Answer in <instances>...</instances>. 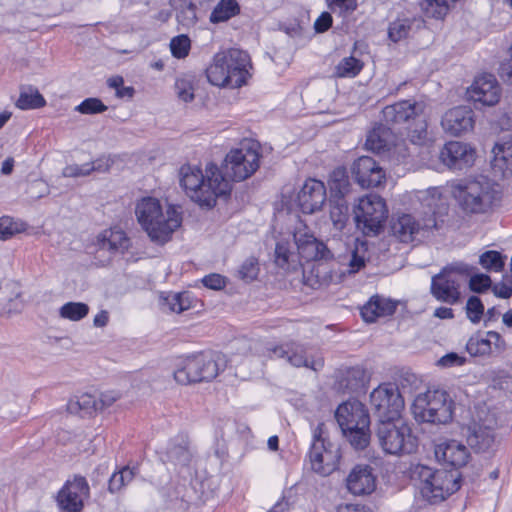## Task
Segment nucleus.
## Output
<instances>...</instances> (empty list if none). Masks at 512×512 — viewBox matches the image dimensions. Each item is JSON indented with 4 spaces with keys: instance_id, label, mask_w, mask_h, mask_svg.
<instances>
[{
    "instance_id": "f257e3e1",
    "label": "nucleus",
    "mask_w": 512,
    "mask_h": 512,
    "mask_svg": "<svg viewBox=\"0 0 512 512\" xmlns=\"http://www.w3.org/2000/svg\"><path fill=\"white\" fill-rule=\"evenodd\" d=\"M180 185L186 194L200 206L212 208L218 198H226L230 195L232 186L220 169L209 164L205 174L198 168L184 165L179 171Z\"/></svg>"
},
{
    "instance_id": "f03ea898",
    "label": "nucleus",
    "mask_w": 512,
    "mask_h": 512,
    "mask_svg": "<svg viewBox=\"0 0 512 512\" xmlns=\"http://www.w3.org/2000/svg\"><path fill=\"white\" fill-rule=\"evenodd\" d=\"M135 214L150 239L159 243L167 242L182 222L180 213L174 207L167 206L164 210L160 201L153 197L141 199L136 205Z\"/></svg>"
},
{
    "instance_id": "7ed1b4c3",
    "label": "nucleus",
    "mask_w": 512,
    "mask_h": 512,
    "mask_svg": "<svg viewBox=\"0 0 512 512\" xmlns=\"http://www.w3.org/2000/svg\"><path fill=\"white\" fill-rule=\"evenodd\" d=\"M459 207L466 214H486L501 201L499 185L486 177L463 181L453 188Z\"/></svg>"
},
{
    "instance_id": "20e7f679",
    "label": "nucleus",
    "mask_w": 512,
    "mask_h": 512,
    "mask_svg": "<svg viewBox=\"0 0 512 512\" xmlns=\"http://www.w3.org/2000/svg\"><path fill=\"white\" fill-rule=\"evenodd\" d=\"M252 68L247 52L230 49L217 53L206 69L208 81L218 87L239 88L246 84Z\"/></svg>"
},
{
    "instance_id": "39448f33",
    "label": "nucleus",
    "mask_w": 512,
    "mask_h": 512,
    "mask_svg": "<svg viewBox=\"0 0 512 512\" xmlns=\"http://www.w3.org/2000/svg\"><path fill=\"white\" fill-rule=\"evenodd\" d=\"M411 478L421 496L430 504L444 501L459 490V475L446 470H434L418 464L412 468Z\"/></svg>"
},
{
    "instance_id": "423d86ee",
    "label": "nucleus",
    "mask_w": 512,
    "mask_h": 512,
    "mask_svg": "<svg viewBox=\"0 0 512 512\" xmlns=\"http://www.w3.org/2000/svg\"><path fill=\"white\" fill-rule=\"evenodd\" d=\"M412 412L417 421L447 424L453 418L454 402L446 391L428 390L416 396Z\"/></svg>"
},
{
    "instance_id": "0eeeda50",
    "label": "nucleus",
    "mask_w": 512,
    "mask_h": 512,
    "mask_svg": "<svg viewBox=\"0 0 512 512\" xmlns=\"http://www.w3.org/2000/svg\"><path fill=\"white\" fill-rule=\"evenodd\" d=\"M474 267L463 262L445 266L432 277L431 294L439 301L456 304L460 301V282L473 273Z\"/></svg>"
},
{
    "instance_id": "6e6552de",
    "label": "nucleus",
    "mask_w": 512,
    "mask_h": 512,
    "mask_svg": "<svg viewBox=\"0 0 512 512\" xmlns=\"http://www.w3.org/2000/svg\"><path fill=\"white\" fill-rule=\"evenodd\" d=\"M260 153L258 144L242 143L239 148L232 149L225 157L220 172L230 181H243L252 176L259 168Z\"/></svg>"
},
{
    "instance_id": "1a4fd4ad",
    "label": "nucleus",
    "mask_w": 512,
    "mask_h": 512,
    "mask_svg": "<svg viewBox=\"0 0 512 512\" xmlns=\"http://www.w3.org/2000/svg\"><path fill=\"white\" fill-rule=\"evenodd\" d=\"M357 227L367 236L378 235L388 217L385 200L377 194L361 197L354 209Z\"/></svg>"
},
{
    "instance_id": "9d476101",
    "label": "nucleus",
    "mask_w": 512,
    "mask_h": 512,
    "mask_svg": "<svg viewBox=\"0 0 512 512\" xmlns=\"http://www.w3.org/2000/svg\"><path fill=\"white\" fill-rule=\"evenodd\" d=\"M426 194L429 197L424 198L423 201L432 209L433 215L424 219L422 223L417 221L410 214H402L392 220L391 232L400 242L409 243L415 240L416 235L422 230H431L437 228V221L434 217L436 213L437 201H441V195L437 188L429 189Z\"/></svg>"
},
{
    "instance_id": "9b49d317",
    "label": "nucleus",
    "mask_w": 512,
    "mask_h": 512,
    "mask_svg": "<svg viewBox=\"0 0 512 512\" xmlns=\"http://www.w3.org/2000/svg\"><path fill=\"white\" fill-rule=\"evenodd\" d=\"M397 422L399 420L377 423L375 433L378 443L387 454L412 453L416 444L411 429L405 424L398 425Z\"/></svg>"
},
{
    "instance_id": "f8f14e48",
    "label": "nucleus",
    "mask_w": 512,
    "mask_h": 512,
    "mask_svg": "<svg viewBox=\"0 0 512 512\" xmlns=\"http://www.w3.org/2000/svg\"><path fill=\"white\" fill-rule=\"evenodd\" d=\"M219 373V366L210 352L187 356L182 366L174 372V379L182 385L210 381Z\"/></svg>"
},
{
    "instance_id": "ddd939ff",
    "label": "nucleus",
    "mask_w": 512,
    "mask_h": 512,
    "mask_svg": "<svg viewBox=\"0 0 512 512\" xmlns=\"http://www.w3.org/2000/svg\"><path fill=\"white\" fill-rule=\"evenodd\" d=\"M370 402L378 423L399 420L404 408V399L398 387L380 385L370 395Z\"/></svg>"
},
{
    "instance_id": "4468645a",
    "label": "nucleus",
    "mask_w": 512,
    "mask_h": 512,
    "mask_svg": "<svg viewBox=\"0 0 512 512\" xmlns=\"http://www.w3.org/2000/svg\"><path fill=\"white\" fill-rule=\"evenodd\" d=\"M497 421L494 415L480 411L467 426L466 439L475 452H486L495 445V428Z\"/></svg>"
},
{
    "instance_id": "2eb2a0df",
    "label": "nucleus",
    "mask_w": 512,
    "mask_h": 512,
    "mask_svg": "<svg viewBox=\"0 0 512 512\" xmlns=\"http://www.w3.org/2000/svg\"><path fill=\"white\" fill-rule=\"evenodd\" d=\"M309 458L312 470L321 476L330 475L338 466L340 459L339 447L322 437L321 426H318L315 432Z\"/></svg>"
},
{
    "instance_id": "dca6fc26",
    "label": "nucleus",
    "mask_w": 512,
    "mask_h": 512,
    "mask_svg": "<svg viewBox=\"0 0 512 512\" xmlns=\"http://www.w3.org/2000/svg\"><path fill=\"white\" fill-rule=\"evenodd\" d=\"M90 497V487L82 476H74L59 490L56 501L63 512H81L85 501Z\"/></svg>"
},
{
    "instance_id": "f3484780",
    "label": "nucleus",
    "mask_w": 512,
    "mask_h": 512,
    "mask_svg": "<svg viewBox=\"0 0 512 512\" xmlns=\"http://www.w3.org/2000/svg\"><path fill=\"white\" fill-rule=\"evenodd\" d=\"M466 98L482 106H494L501 98V87L494 75L483 73L475 77L466 89Z\"/></svg>"
},
{
    "instance_id": "a211bd4d",
    "label": "nucleus",
    "mask_w": 512,
    "mask_h": 512,
    "mask_svg": "<svg viewBox=\"0 0 512 512\" xmlns=\"http://www.w3.org/2000/svg\"><path fill=\"white\" fill-rule=\"evenodd\" d=\"M335 418L343 433L357 427H369L370 417L363 403L358 400H348L339 405Z\"/></svg>"
},
{
    "instance_id": "6ab92c4d",
    "label": "nucleus",
    "mask_w": 512,
    "mask_h": 512,
    "mask_svg": "<svg viewBox=\"0 0 512 512\" xmlns=\"http://www.w3.org/2000/svg\"><path fill=\"white\" fill-rule=\"evenodd\" d=\"M298 206L306 214H313L322 209L326 202V188L316 179L307 180L297 195Z\"/></svg>"
},
{
    "instance_id": "aec40b11",
    "label": "nucleus",
    "mask_w": 512,
    "mask_h": 512,
    "mask_svg": "<svg viewBox=\"0 0 512 512\" xmlns=\"http://www.w3.org/2000/svg\"><path fill=\"white\" fill-rule=\"evenodd\" d=\"M294 242L297 246L299 258L307 262L333 258V254L327 245L311 234L297 231L294 234Z\"/></svg>"
},
{
    "instance_id": "412c9836",
    "label": "nucleus",
    "mask_w": 512,
    "mask_h": 512,
    "mask_svg": "<svg viewBox=\"0 0 512 512\" xmlns=\"http://www.w3.org/2000/svg\"><path fill=\"white\" fill-rule=\"evenodd\" d=\"M441 126L446 133L460 136L473 129L474 112L466 106L452 108L443 115Z\"/></svg>"
},
{
    "instance_id": "4be33fe9",
    "label": "nucleus",
    "mask_w": 512,
    "mask_h": 512,
    "mask_svg": "<svg viewBox=\"0 0 512 512\" xmlns=\"http://www.w3.org/2000/svg\"><path fill=\"white\" fill-rule=\"evenodd\" d=\"M439 158L449 168L462 169L474 163L475 151L466 143L450 141L441 149Z\"/></svg>"
},
{
    "instance_id": "5701e85b",
    "label": "nucleus",
    "mask_w": 512,
    "mask_h": 512,
    "mask_svg": "<svg viewBox=\"0 0 512 512\" xmlns=\"http://www.w3.org/2000/svg\"><path fill=\"white\" fill-rule=\"evenodd\" d=\"M357 183L363 188L379 186L385 179V173L378 163L371 157L358 158L352 168Z\"/></svg>"
},
{
    "instance_id": "b1692460",
    "label": "nucleus",
    "mask_w": 512,
    "mask_h": 512,
    "mask_svg": "<svg viewBox=\"0 0 512 512\" xmlns=\"http://www.w3.org/2000/svg\"><path fill=\"white\" fill-rule=\"evenodd\" d=\"M347 490L356 496L371 494L376 488V477L369 465H356L346 477Z\"/></svg>"
},
{
    "instance_id": "393cba45",
    "label": "nucleus",
    "mask_w": 512,
    "mask_h": 512,
    "mask_svg": "<svg viewBox=\"0 0 512 512\" xmlns=\"http://www.w3.org/2000/svg\"><path fill=\"white\" fill-rule=\"evenodd\" d=\"M272 352L278 358H287V361L294 367H306L313 371H319L324 366L323 358L309 359L305 355L304 349L294 342L276 346Z\"/></svg>"
},
{
    "instance_id": "a878e982",
    "label": "nucleus",
    "mask_w": 512,
    "mask_h": 512,
    "mask_svg": "<svg viewBox=\"0 0 512 512\" xmlns=\"http://www.w3.org/2000/svg\"><path fill=\"white\" fill-rule=\"evenodd\" d=\"M420 114H423V106L410 100H403L388 105L382 110L384 121L391 125L410 123L420 118Z\"/></svg>"
},
{
    "instance_id": "bb28decb",
    "label": "nucleus",
    "mask_w": 512,
    "mask_h": 512,
    "mask_svg": "<svg viewBox=\"0 0 512 512\" xmlns=\"http://www.w3.org/2000/svg\"><path fill=\"white\" fill-rule=\"evenodd\" d=\"M437 459L454 467L460 468L468 463L470 453L468 448L457 440H445L435 447Z\"/></svg>"
},
{
    "instance_id": "cd10ccee",
    "label": "nucleus",
    "mask_w": 512,
    "mask_h": 512,
    "mask_svg": "<svg viewBox=\"0 0 512 512\" xmlns=\"http://www.w3.org/2000/svg\"><path fill=\"white\" fill-rule=\"evenodd\" d=\"M130 246V240L122 230L110 229L104 231L99 237L98 253L110 251L112 253H124Z\"/></svg>"
},
{
    "instance_id": "c85d7f7f",
    "label": "nucleus",
    "mask_w": 512,
    "mask_h": 512,
    "mask_svg": "<svg viewBox=\"0 0 512 512\" xmlns=\"http://www.w3.org/2000/svg\"><path fill=\"white\" fill-rule=\"evenodd\" d=\"M175 9L177 29L179 31L193 28L197 21V6L192 0H172Z\"/></svg>"
},
{
    "instance_id": "c756f323",
    "label": "nucleus",
    "mask_w": 512,
    "mask_h": 512,
    "mask_svg": "<svg viewBox=\"0 0 512 512\" xmlns=\"http://www.w3.org/2000/svg\"><path fill=\"white\" fill-rule=\"evenodd\" d=\"M303 281L312 289H321L331 283L332 273L326 264L313 263L303 270Z\"/></svg>"
},
{
    "instance_id": "7c9ffc66",
    "label": "nucleus",
    "mask_w": 512,
    "mask_h": 512,
    "mask_svg": "<svg viewBox=\"0 0 512 512\" xmlns=\"http://www.w3.org/2000/svg\"><path fill=\"white\" fill-rule=\"evenodd\" d=\"M492 168L503 177L512 176V145L510 143H496L492 149Z\"/></svg>"
},
{
    "instance_id": "2f4dec72",
    "label": "nucleus",
    "mask_w": 512,
    "mask_h": 512,
    "mask_svg": "<svg viewBox=\"0 0 512 512\" xmlns=\"http://www.w3.org/2000/svg\"><path fill=\"white\" fill-rule=\"evenodd\" d=\"M394 310L395 306L392 302L385 298L374 296L362 307L361 315L365 322L373 323L379 317L391 315Z\"/></svg>"
},
{
    "instance_id": "473e14b6",
    "label": "nucleus",
    "mask_w": 512,
    "mask_h": 512,
    "mask_svg": "<svg viewBox=\"0 0 512 512\" xmlns=\"http://www.w3.org/2000/svg\"><path fill=\"white\" fill-rule=\"evenodd\" d=\"M291 248V244L286 241H279L275 247L274 262L285 271L295 270L300 265L298 253L295 254Z\"/></svg>"
},
{
    "instance_id": "72a5a7b5",
    "label": "nucleus",
    "mask_w": 512,
    "mask_h": 512,
    "mask_svg": "<svg viewBox=\"0 0 512 512\" xmlns=\"http://www.w3.org/2000/svg\"><path fill=\"white\" fill-rule=\"evenodd\" d=\"M421 24L422 21L416 18H397L389 24L388 37L391 41L397 43L406 39L413 31L414 27L420 28Z\"/></svg>"
},
{
    "instance_id": "f704fd0d",
    "label": "nucleus",
    "mask_w": 512,
    "mask_h": 512,
    "mask_svg": "<svg viewBox=\"0 0 512 512\" xmlns=\"http://www.w3.org/2000/svg\"><path fill=\"white\" fill-rule=\"evenodd\" d=\"M392 135L388 128L378 127L369 132L365 146L367 149L381 153L392 146Z\"/></svg>"
},
{
    "instance_id": "c9c22d12",
    "label": "nucleus",
    "mask_w": 512,
    "mask_h": 512,
    "mask_svg": "<svg viewBox=\"0 0 512 512\" xmlns=\"http://www.w3.org/2000/svg\"><path fill=\"white\" fill-rule=\"evenodd\" d=\"M67 410L72 414L90 415L98 411L97 397L89 393L74 396L69 400Z\"/></svg>"
},
{
    "instance_id": "e433bc0d",
    "label": "nucleus",
    "mask_w": 512,
    "mask_h": 512,
    "mask_svg": "<svg viewBox=\"0 0 512 512\" xmlns=\"http://www.w3.org/2000/svg\"><path fill=\"white\" fill-rule=\"evenodd\" d=\"M330 218L337 230H342L349 219V208L342 196H335L330 200Z\"/></svg>"
},
{
    "instance_id": "4c0bfd02",
    "label": "nucleus",
    "mask_w": 512,
    "mask_h": 512,
    "mask_svg": "<svg viewBox=\"0 0 512 512\" xmlns=\"http://www.w3.org/2000/svg\"><path fill=\"white\" fill-rule=\"evenodd\" d=\"M46 105L44 97L38 89L28 86L22 88L16 106L22 110L37 109Z\"/></svg>"
},
{
    "instance_id": "58836bf2",
    "label": "nucleus",
    "mask_w": 512,
    "mask_h": 512,
    "mask_svg": "<svg viewBox=\"0 0 512 512\" xmlns=\"http://www.w3.org/2000/svg\"><path fill=\"white\" fill-rule=\"evenodd\" d=\"M363 62L353 56L343 58L335 67L334 75L338 78H353L363 69Z\"/></svg>"
},
{
    "instance_id": "ea45409f",
    "label": "nucleus",
    "mask_w": 512,
    "mask_h": 512,
    "mask_svg": "<svg viewBox=\"0 0 512 512\" xmlns=\"http://www.w3.org/2000/svg\"><path fill=\"white\" fill-rule=\"evenodd\" d=\"M239 13V5L235 0H221L210 15L213 23H219L230 19Z\"/></svg>"
},
{
    "instance_id": "a19ab883",
    "label": "nucleus",
    "mask_w": 512,
    "mask_h": 512,
    "mask_svg": "<svg viewBox=\"0 0 512 512\" xmlns=\"http://www.w3.org/2000/svg\"><path fill=\"white\" fill-rule=\"evenodd\" d=\"M368 259V247L365 242L357 241L354 248L351 250L350 259L348 262V272L350 274L358 272L365 267Z\"/></svg>"
},
{
    "instance_id": "79ce46f5",
    "label": "nucleus",
    "mask_w": 512,
    "mask_h": 512,
    "mask_svg": "<svg viewBox=\"0 0 512 512\" xmlns=\"http://www.w3.org/2000/svg\"><path fill=\"white\" fill-rule=\"evenodd\" d=\"M368 380L367 373L362 367H352L346 371L343 379L344 387L349 391H357L365 386Z\"/></svg>"
},
{
    "instance_id": "37998d69",
    "label": "nucleus",
    "mask_w": 512,
    "mask_h": 512,
    "mask_svg": "<svg viewBox=\"0 0 512 512\" xmlns=\"http://www.w3.org/2000/svg\"><path fill=\"white\" fill-rule=\"evenodd\" d=\"M88 312V305L82 302H68L59 309L60 317L70 321H79L86 317Z\"/></svg>"
},
{
    "instance_id": "c03bdc74",
    "label": "nucleus",
    "mask_w": 512,
    "mask_h": 512,
    "mask_svg": "<svg viewBox=\"0 0 512 512\" xmlns=\"http://www.w3.org/2000/svg\"><path fill=\"white\" fill-rule=\"evenodd\" d=\"M450 0H424L421 4L423 11L428 17L442 19L451 8Z\"/></svg>"
},
{
    "instance_id": "a18cd8bd",
    "label": "nucleus",
    "mask_w": 512,
    "mask_h": 512,
    "mask_svg": "<svg viewBox=\"0 0 512 512\" xmlns=\"http://www.w3.org/2000/svg\"><path fill=\"white\" fill-rule=\"evenodd\" d=\"M450 0H424L421 4L423 11L428 17L442 19L451 8Z\"/></svg>"
},
{
    "instance_id": "49530a36",
    "label": "nucleus",
    "mask_w": 512,
    "mask_h": 512,
    "mask_svg": "<svg viewBox=\"0 0 512 512\" xmlns=\"http://www.w3.org/2000/svg\"><path fill=\"white\" fill-rule=\"evenodd\" d=\"M350 444L357 450L365 449L370 442L369 427H357L343 433Z\"/></svg>"
},
{
    "instance_id": "de8ad7c7",
    "label": "nucleus",
    "mask_w": 512,
    "mask_h": 512,
    "mask_svg": "<svg viewBox=\"0 0 512 512\" xmlns=\"http://www.w3.org/2000/svg\"><path fill=\"white\" fill-rule=\"evenodd\" d=\"M135 476V473L129 467H124L118 472H115L109 479L108 490L111 493L119 492L124 486L130 483Z\"/></svg>"
},
{
    "instance_id": "09e8293b",
    "label": "nucleus",
    "mask_w": 512,
    "mask_h": 512,
    "mask_svg": "<svg viewBox=\"0 0 512 512\" xmlns=\"http://www.w3.org/2000/svg\"><path fill=\"white\" fill-rule=\"evenodd\" d=\"M168 460L176 465L185 466L191 460V453L186 444L171 445L167 449Z\"/></svg>"
},
{
    "instance_id": "8fccbe9b",
    "label": "nucleus",
    "mask_w": 512,
    "mask_h": 512,
    "mask_svg": "<svg viewBox=\"0 0 512 512\" xmlns=\"http://www.w3.org/2000/svg\"><path fill=\"white\" fill-rule=\"evenodd\" d=\"M466 349L472 356L489 355L492 353L491 340L479 336L471 337L466 344Z\"/></svg>"
},
{
    "instance_id": "3c124183",
    "label": "nucleus",
    "mask_w": 512,
    "mask_h": 512,
    "mask_svg": "<svg viewBox=\"0 0 512 512\" xmlns=\"http://www.w3.org/2000/svg\"><path fill=\"white\" fill-rule=\"evenodd\" d=\"M480 264L486 270L499 272L504 267V258L498 251L490 250L484 252L479 259Z\"/></svg>"
},
{
    "instance_id": "603ef678",
    "label": "nucleus",
    "mask_w": 512,
    "mask_h": 512,
    "mask_svg": "<svg viewBox=\"0 0 512 512\" xmlns=\"http://www.w3.org/2000/svg\"><path fill=\"white\" fill-rule=\"evenodd\" d=\"M259 263L255 257L247 258L238 270L239 277L249 283L255 280L259 274Z\"/></svg>"
},
{
    "instance_id": "864d4df0",
    "label": "nucleus",
    "mask_w": 512,
    "mask_h": 512,
    "mask_svg": "<svg viewBox=\"0 0 512 512\" xmlns=\"http://www.w3.org/2000/svg\"><path fill=\"white\" fill-rule=\"evenodd\" d=\"M175 92L177 97L183 102L194 100V86L192 80L188 78H178L175 82Z\"/></svg>"
},
{
    "instance_id": "5fc2aeb1",
    "label": "nucleus",
    "mask_w": 512,
    "mask_h": 512,
    "mask_svg": "<svg viewBox=\"0 0 512 512\" xmlns=\"http://www.w3.org/2000/svg\"><path fill=\"white\" fill-rule=\"evenodd\" d=\"M191 47V41L187 35L181 34L172 38L170 49L172 55L176 58H184L188 55Z\"/></svg>"
},
{
    "instance_id": "6e6d98bb",
    "label": "nucleus",
    "mask_w": 512,
    "mask_h": 512,
    "mask_svg": "<svg viewBox=\"0 0 512 512\" xmlns=\"http://www.w3.org/2000/svg\"><path fill=\"white\" fill-rule=\"evenodd\" d=\"M331 189L339 196L344 195L349 190V180L343 169H336L331 176Z\"/></svg>"
},
{
    "instance_id": "4d7b16f0",
    "label": "nucleus",
    "mask_w": 512,
    "mask_h": 512,
    "mask_svg": "<svg viewBox=\"0 0 512 512\" xmlns=\"http://www.w3.org/2000/svg\"><path fill=\"white\" fill-rule=\"evenodd\" d=\"M465 309L467 317L472 323L476 324L481 320L484 313V305L480 298L471 296L466 303Z\"/></svg>"
},
{
    "instance_id": "13d9d810",
    "label": "nucleus",
    "mask_w": 512,
    "mask_h": 512,
    "mask_svg": "<svg viewBox=\"0 0 512 512\" xmlns=\"http://www.w3.org/2000/svg\"><path fill=\"white\" fill-rule=\"evenodd\" d=\"M166 300L170 310L176 313H181L191 307L190 297L186 292L173 294Z\"/></svg>"
},
{
    "instance_id": "bf43d9fd",
    "label": "nucleus",
    "mask_w": 512,
    "mask_h": 512,
    "mask_svg": "<svg viewBox=\"0 0 512 512\" xmlns=\"http://www.w3.org/2000/svg\"><path fill=\"white\" fill-rule=\"evenodd\" d=\"M414 121L417 123L415 128H412L410 123L409 126L407 127L408 136L410 137L413 143L421 144L425 140L427 135V125L423 114H420V118H417Z\"/></svg>"
},
{
    "instance_id": "052dcab7",
    "label": "nucleus",
    "mask_w": 512,
    "mask_h": 512,
    "mask_svg": "<svg viewBox=\"0 0 512 512\" xmlns=\"http://www.w3.org/2000/svg\"><path fill=\"white\" fill-rule=\"evenodd\" d=\"M107 109V106L98 98H87L76 107V111L82 114H97Z\"/></svg>"
},
{
    "instance_id": "680f3d73",
    "label": "nucleus",
    "mask_w": 512,
    "mask_h": 512,
    "mask_svg": "<svg viewBox=\"0 0 512 512\" xmlns=\"http://www.w3.org/2000/svg\"><path fill=\"white\" fill-rule=\"evenodd\" d=\"M50 192L49 185L41 179L32 181L29 183L26 193L29 195L31 199H40Z\"/></svg>"
},
{
    "instance_id": "e2e57ef3",
    "label": "nucleus",
    "mask_w": 512,
    "mask_h": 512,
    "mask_svg": "<svg viewBox=\"0 0 512 512\" xmlns=\"http://www.w3.org/2000/svg\"><path fill=\"white\" fill-rule=\"evenodd\" d=\"M491 278L486 274L470 275L469 287L476 293H482L491 287Z\"/></svg>"
},
{
    "instance_id": "0e129e2a",
    "label": "nucleus",
    "mask_w": 512,
    "mask_h": 512,
    "mask_svg": "<svg viewBox=\"0 0 512 512\" xmlns=\"http://www.w3.org/2000/svg\"><path fill=\"white\" fill-rule=\"evenodd\" d=\"M62 175L64 177H73V178L88 176V175H90L89 164L86 163L83 165H78V164L67 165L62 171Z\"/></svg>"
},
{
    "instance_id": "69168bd1",
    "label": "nucleus",
    "mask_w": 512,
    "mask_h": 512,
    "mask_svg": "<svg viewBox=\"0 0 512 512\" xmlns=\"http://www.w3.org/2000/svg\"><path fill=\"white\" fill-rule=\"evenodd\" d=\"M202 283L205 287L212 290H221L226 286L225 277L217 273L205 276L202 279Z\"/></svg>"
},
{
    "instance_id": "338daca9",
    "label": "nucleus",
    "mask_w": 512,
    "mask_h": 512,
    "mask_svg": "<svg viewBox=\"0 0 512 512\" xmlns=\"http://www.w3.org/2000/svg\"><path fill=\"white\" fill-rule=\"evenodd\" d=\"M120 398V393L117 391H106L100 393L97 397V407L98 410H103L113 403H115Z\"/></svg>"
},
{
    "instance_id": "774afa93",
    "label": "nucleus",
    "mask_w": 512,
    "mask_h": 512,
    "mask_svg": "<svg viewBox=\"0 0 512 512\" xmlns=\"http://www.w3.org/2000/svg\"><path fill=\"white\" fill-rule=\"evenodd\" d=\"M18 230L9 217L0 218V239L6 240L12 237Z\"/></svg>"
}]
</instances>
